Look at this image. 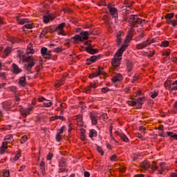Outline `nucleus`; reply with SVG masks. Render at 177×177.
I'll return each mask as SVG.
<instances>
[{"mask_svg":"<svg viewBox=\"0 0 177 177\" xmlns=\"http://www.w3.org/2000/svg\"><path fill=\"white\" fill-rule=\"evenodd\" d=\"M128 21L131 25V27H138L140 24L145 23V19L142 20L138 15H131Z\"/></svg>","mask_w":177,"mask_h":177,"instance_id":"obj_2","label":"nucleus"},{"mask_svg":"<svg viewBox=\"0 0 177 177\" xmlns=\"http://www.w3.org/2000/svg\"><path fill=\"white\" fill-rule=\"evenodd\" d=\"M75 120L77 121V125L78 127H84V122L82 121V115H77L75 116Z\"/></svg>","mask_w":177,"mask_h":177,"instance_id":"obj_19","label":"nucleus"},{"mask_svg":"<svg viewBox=\"0 0 177 177\" xmlns=\"http://www.w3.org/2000/svg\"><path fill=\"white\" fill-rule=\"evenodd\" d=\"M80 35L82 39V42H84V41H88V39H89V35H91V32L82 31L80 32Z\"/></svg>","mask_w":177,"mask_h":177,"instance_id":"obj_9","label":"nucleus"},{"mask_svg":"<svg viewBox=\"0 0 177 177\" xmlns=\"http://www.w3.org/2000/svg\"><path fill=\"white\" fill-rule=\"evenodd\" d=\"M54 52H55L56 53H60V52H63V47L59 46V47L55 48L54 49Z\"/></svg>","mask_w":177,"mask_h":177,"instance_id":"obj_43","label":"nucleus"},{"mask_svg":"<svg viewBox=\"0 0 177 177\" xmlns=\"http://www.w3.org/2000/svg\"><path fill=\"white\" fill-rule=\"evenodd\" d=\"M90 118L91 120V124L93 125H97V115L93 112H91L90 113Z\"/></svg>","mask_w":177,"mask_h":177,"instance_id":"obj_12","label":"nucleus"},{"mask_svg":"<svg viewBox=\"0 0 177 177\" xmlns=\"http://www.w3.org/2000/svg\"><path fill=\"white\" fill-rule=\"evenodd\" d=\"M146 100V97H142L137 99V103H140L141 104H143L144 102Z\"/></svg>","mask_w":177,"mask_h":177,"instance_id":"obj_41","label":"nucleus"},{"mask_svg":"<svg viewBox=\"0 0 177 177\" xmlns=\"http://www.w3.org/2000/svg\"><path fill=\"white\" fill-rule=\"evenodd\" d=\"M44 59H46V60H49L50 59V51H48L45 54L42 55Z\"/></svg>","mask_w":177,"mask_h":177,"instance_id":"obj_34","label":"nucleus"},{"mask_svg":"<svg viewBox=\"0 0 177 177\" xmlns=\"http://www.w3.org/2000/svg\"><path fill=\"white\" fill-rule=\"evenodd\" d=\"M165 87L168 91H177V80L174 82H172L171 80H167L165 82Z\"/></svg>","mask_w":177,"mask_h":177,"instance_id":"obj_4","label":"nucleus"},{"mask_svg":"<svg viewBox=\"0 0 177 177\" xmlns=\"http://www.w3.org/2000/svg\"><path fill=\"white\" fill-rule=\"evenodd\" d=\"M59 173L66 172V167H59Z\"/></svg>","mask_w":177,"mask_h":177,"instance_id":"obj_59","label":"nucleus"},{"mask_svg":"<svg viewBox=\"0 0 177 177\" xmlns=\"http://www.w3.org/2000/svg\"><path fill=\"white\" fill-rule=\"evenodd\" d=\"M140 167L142 171H143V169H145V171H147V169L150 168V163L147 161H144L140 164Z\"/></svg>","mask_w":177,"mask_h":177,"instance_id":"obj_21","label":"nucleus"},{"mask_svg":"<svg viewBox=\"0 0 177 177\" xmlns=\"http://www.w3.org/2000/svg\"><path fill=\"white\" fill-rule=\"evenodd\" d=\"M123 79L121 73H117L112 78L113 82H121V80Z\"/></svg>","mask_w":177,"mask_h":177,"instance_id":"obj_18","label":"nucleus"},{"mask_svg":"<svg viewBox=\"0 0 177 177\" xmlns=\"http://www.w3.org/2000/svg\"><path fill=\"white\" fill-rule=\"evenodd\" d=\"M127 48H128V44H122L120 48H119L115 53L111 62V64L113 67H115V68L120 67V64H121V60H122V54L124 52H125V50H127Z\"/></svg>","mask_w":177,"mask_h":177,"instance_id":"obj_1","label":"nucleus"},{"mask_svg":"<svg viewBox=\"0 0 177 177\" xmlns=\"http://www.w3.org/2000/svg\"><path fill=\"white\" fill-rule=\"evenodd\" d=\"M21 156V155L19 153H17L15 155V156L13 158L12 160L17 161V160H19V158H20Z\"/></svg>","mask_w":177,"mask_h":177,"instance_id":"obj_51","label":"nucleus"},{"mask_svg":"<svg viewBox=\"0 0 177 177\" xmlns=\"http://www.w3.org/2000/svg\"><path fill=\"white\" fill-rule=\"evenodd\" d=\"M168 45H169V42H168V41L165 40L162 41L160 46L163 47V48H167V46H168Z\"/></svg>","mask_w":177,"mask_h":177,"instance_id":"obj_44","label":"nucleus"},{"mask_svg":"<svg viewBox=\"0 0 177 177\" xmlns=\"http://www.w3.org/2000/svg\"><path fill=\"white\" fill-rule=\"evenodd\" d=\"M128 104L129 106H132L133 107L136 106V101H129Z\"/></svg>","mask_w":177,"mask_h":177,"instance_id":"obj_53","label":"nucleus"},{"mask_svg":"<svg viewBox=\"0 0 177 177\" xmlns=\"http://www.w3.org/2000/svg\"><path fill=\"white\" fill-rule=\"evenodd\" d=\"M80 139L82 141V142H85L86 140V136H85V134H80Z\"/></svg>","mask_w":177,"mask_h":177,"instance_id":"obj_52","label":"nucleus"},{"mask_svg":"<svg viewBox=\"0 0 177 177\" xmlns=\"http://www.w3.org/2000/svg\"><path fill=\"white\" fill-rule=\"evenodd\" d=\"M32 27H34V26L32 25V24H26L23 26V29L26 30V28L31 30V28H32Z\"/></svg>","mask_w":177,"mask_h":177,"instance_id":"obj_36","label":"nucleus"},{"mask_svg":"<svg viewBox=\"0 0 177 177\" xmlns=\"http://www.w3.org/2000/svg\"><path fill=\"white\" fill-rule=\"evenodd\" d=\"M70 42L72 44H78V42H82L80 35H75L74 37L71 38Z\"/></svg>","mask_w":177,"mask_h":177,"instance_id":"obj_11","label":"nucleus"},{"mask_svg":"<svg viewBox=\"0 0 177 177\" xmlns=\"http://www.w3.org/2000/svg\"><path fill=\"white\" fill-rule=\"evenodd\" d=\"M26 23H28V19H18V24H26Z\"/></svg>","mask_w":177,"mask_h":177,"instance_id":"obj_32","label":"nucleus"},{"mask_svg":"<svg viewBox=\"0 0 177 177\" xmlns=\"http://www.w3.org/2000/svg\"><path fill=\"white\" fill-rule=\"evenodd\" d=\"M39 167H40V170L41 171L42 175H45L46 173L45 172V162H44V160L41 161L39 164Z\"/></svg>","mask_w":177,"mask_h":177,"instance_id":"obj_26","label":"nucleus"},{"mask_svg":"<svg viewBox=\"0 0 177 177\" xmlns=\"http://www.w3.org/2000/svg\"><path fill=\"white\" fill-rule=\"evenodd\" d=\"M32 110H34V107L29 106L28 108H26V109L21 108L19 111L21 115H23V117H27V115L30 114Z\"/></svg>","mask_w":177,"mask_h":177,"instance_id":"obj_8","label":"nucleus"},{"mask_svg":"<svg viewBox=\"0 0 177 177\" xmlns=\"http://www.w3.org/2000/svg\"><path fill=\"white\" fill-rule=\"evenodd\" d=\"M154 43V39H151V41L147 40L145 41H142L140 44H138L136 45V49L140 50V49H145V48H147L149 45H151V44Z\"/></svg>","mask_w":177,"mask_h":177,"instance_id":"obj_5","label":"nucleus"},{"mask_svg":"<svg viewBox=\"0 0 177 177\" xmlns=\"http://www.w3.org/2000/svg\"><path fill=\"white\" fill-rule=\"evenodd\" d=\"M96 88H97L96 82L91 83L89 86L85 88V92L86 93H91V91H92V89H96Z\"/></svg>","mask_w":177,"mask_h":177,"instance_id":"obj_15","label":"nucleus"},{"mask_svg":"<svg viewBox=\"0 0 177 177\" xmlns=\"http://www.w3.org/2000/svg\"><path fill=\"white\" fill-rule=\"evenodd\" d=\"M100 55H93L89 59L91 63H95L98 59Z\"/></svg>","mask_w":177,"mask_h":177,"instance_id":"obj_37","label":"nucleus"},{"mask_svg":"<svg viewBox=\"0 0 177 177\" xmlns=\"http://www.w3.org/2000/svg\"><path fill=\"white\" fill-rule=\"evenodd\" d=\"M160 169L158 170V174L159 175H162L164 172H165V170L167 169V164L165 162H160Z\"/></svg>","mask_w":177,"mask_h":177,"instance_id":"obj_14","label":"nucleus"},{"mask_svg":"<svg viewBox=\"0 0 177 177\" xmlns=\"http://www.w3.org/2000/svg\"><path fill=\"white\" fill-rule=\"evenodd\" d=\"M125 63L127 64V70L128 73H131L133 68V62L129 59H125Z\"/></svg>","mask_w":177,"mask_h":177,"instance_id":"obj_13","label":"nucleus"},{"mask_svg":"<svg viewBox=\"0 0 177 177\" xmlns=\"http://www.w3.org/2000/svg\"><path fill=\"white\" fill-rule=\"evenodd\" d=\"M158 96V93L154 92L153 94L151 95V97L152 99H156V97Z\"/></svg>","mask_w":177,"mask_h":177,"instance_id":"obj_57","label":"nucleus"},{"mask_svg":"<svg viewBox=\"0 0 177 177\" xmlns=\"http://www.w3.org/2000/svg\"><path fill=\"white\" fill-rule=\"evenodd\" d=\"M23 61L28 63L25 64V68L26 70H31L35 66V59L33 56H28V57H24Z\"/></svg>","mask_w":177,"mask_h":177,"instance_id":"obj_3","label":"nucleus"},{"mask_svg":"<svg viewBox=\"0 0 177 177\" xmlns=\"http://www.w3.org/2000/svg\"><path fill=\"white\" fill-rule=\"evenodd\" d=\"M97 74V77H99L100 75H103L104 74V71H103V68L101 66H98V71L95 72Z\"/></svg>","mask_w":177,"mask_h":177,"instance_id":"obj_29","label":"nucleus"},{"mask_svg":"<svg viewBox=\"0 0 177 177\" xmlns=\"http://www.w3.org/2000/svg\"><path fill=\"white\" fill-rule=\"evenodd\" d=\"M62 139H63V137L62 136V135H60V134L56 135L55 140L57 142H60V140H62Z\"/></svg>","mask_w":177,"mask_h":177,"instance_id":"obj_50","label":"nucleus"},{"mask_svg":"<svg viewBox=\"0 0 177 177\" xmlns=\"http://www.w3.org/2000/svg\"><path fill=\"white\" fill-rule=\"evenodd\" d=\"M10 53H12V48H10V47L6 48L3 51V59H5V57H8V56H9Z\"/></svg>","mask_w":177,"mask_h":177,"instance_id":"obj_24","label":"nucleus"},{"mask_svg":"<svg viewBox=\"0 0 177 177\" xmlns=\"http://www.w3.org/2000/svg\"><path fill=\"white\" fill-rule=\"evenodd\" d=\"M84 177H89L91 176V173H89V171H84Z\"/></svg>","mask_w":177,"mask_h":177,"instance_id":"obj_63","label":"nucleus"},{"mask_svg":"<svg viewBox=\"0 0 177 177\" xmlns=\"http://www.w3.org/2000/svg\"><path fill=\"white\" fill-rule=\"evenodd\" d=\"M111 161H117V155H113L110 157Z\"/></svg>","mask_w":177,"mask_h":177,"instance_id":"obj_55","label":"nucleus"},{"mask_svg":"<svg viewBox=\"0 0 177 177\" xmlns=\"http://www.w3.org/2000/svg\"><path fill=\"white\" fill-rule=\"evenodd\" d=\"M151 169H152V171H157V169H158V166H157V165L154 162H153V164L151 165Z\"/></svg>","mask_w":177,"mask_h":177,"instance_id":"obj_46","label":"nucleus"},{"mask_svg":"<svg viewBox=\"0 0 177 177\" xmlns=\"http://www.w3.org/2000/svg\"><path fill=\"white\" fill-rule=\"evenodd\" d=\"M171 24L172 25L173 27H176V26H177V20L171 21Z\"/></svg>","mask_w":177,"mask_h":177,"instance_id":"obj_62","label":"nucleus"},{"mask_svg":"<svg viewBox=\"0 0 177 177\" xmlns=\"http://www.w3.org/2000/svg\"><path fill=\"white\" fill-rule=\"evenodd\" d=\"M47 52H48V48L46 47L41 48V54L42 55H45V53H47Z\"/></svg>","mask_w":177,"mask_h":177,"instance_id":"obj_49","label":"nucleus"},{"mask_svg":"<svg viewBox=\"0 0 177 177\" xmlns=\"http://www.w3.org/2000/svg\"><path fill=\"white\" fill-rule=\"evenodd\" d=\"M167 136H170V138H173V139L177 140V134H174L173 132L167 131Z\"/></svg>","mask_w":177,"mask_h":177,"instance_id":"obj_31","label":"nucleus"},{"mask_svg":"<svg viewBox=\"0 0 177 177\" xmlns=\"http://www.w3.org/2000/svg\"><path fill=\"white\" fill-rule=\"evenodd\" d=\"M27 140H28V137H27V136H24L20 139V143L21 145H24V143H26V142H27Z\"/></svg>","mask_w":177,"mask_h":177,"instance_id":"obj_33","label":"nucleus"},{"mask_svg":"<svg viewBox=\"0 0 177 177\" xmlns=\"http://www.w3.org/2000/svg\"><path fill=\"white\" fill-rule=\"evenodd\" d=\"M66 165V159L61 158L60 161L59 162V167H64Z\"/></svg>","mask_w":177,"mask_h":177,"instance_id":"obj_40","label":"nucleus"},{"mask_svg":"<svg viewBox=\"0 0 177 177\" xmlns=\"http://www.w3.org/2000/svg\"><path fill=\"white\" fill-rule=\"evenodd\" d=\"M19 85L21 86H26L27 85V81L26 80V76H22L20 77L19 81Z\"/></svg>","mask_w":177,"mask_h":177,"instance_id":"obj_25","label":"nucleus"},{"mask_svg":"<svg viewBox=\"0 0 177 177\" xmlns=\"http://www.w3.org/2000/svg\"><path fill=\"white\" fill-rule=\"evenodd\" d=\"M57 120V115L50 117V121H56Z\"/></svg>","mask_w":177,"mask_h":177,"instance_id":"obj_61","label":"nucleus"},{"mask_svg":"<svg viewBox=\"0 0 177 177\" xmlns=\"http://www.w3.org/2000/svg\"><path fill=\"white\" fill-rule=\"evenodd\" d=\"M118 136H119L121 140H122V142H124V143H128V142H129V139L128 138V137H127V136L122 133H119L118 134Z\"/></svg>","mask_w":177,"mask_h":177,"instance_id":"obj_23","label":"nucleus"},{"mask_svg":"<svg viewBox=\"0 0 177 177\" xmlns=\"http://www.w3.org/2000/svg\"><path fill=\"white\" fill-rule=\"evenodd\" d=\"M53 158V154L52 153H48L47 157H46V160H52V158Z\"/></svg>","mask_w":177,"mask_h":177,"instance_id":"obj_58","label":"nucleus"},{"mask_svg":"<svg viewBox=\"0 0 177 177\" xmlns=\"http://www.w3.org/2000/svg\"><path fill=\"white\" fill-rule=\"evenodd\" d=\"M12 68H13L12 73L14 74H20V73L23 71V70L19 68V66H17V64H12Z\"/></svg>","mask_w":177,"mask_h":177,"instance_id":"obj_20","label":"nucleus"},{"mask_svg":"<svg viewBox=\"0 0 177 177\" xmlns=\"http://www.w3.org/2000/svg\"><path fill=\"white\" fill-rule=\"evenodd\" d=\"M95 77H97V75L96 74V72L94 73H91L90 75H89V78L92 79V78H95Z\"/></svg>","mask_w":177,"mask_h":177,"instance_id":"obj_60","label":"nucleus"},{"mask_svg":"<svg viewBox=\"0 0 177 177\" xmlns=\"http://www.w3.org/2000/svg\"><path fill=\"white\" fill-rule=\"evenodd\" d=\"M110 88L109 87H104L101 89L102 93H107V92H109Z\"/></svg>","mask_w":177,"mask_h":177,"instance_id":"obj_45","label":"nucleus"},{"mask_svg":"<svg viewBox=\"0 0 177 177\" xmlns=\"http://www.w3.org/2000/svg\"><path fill=\"white\" fill-rule=\"evenodd\" d=\"M131 41H132V37L127 36V39L124 40V44H128Z\"/></svg>","mask_w":177,"mask_h":177,"instance_id":"obj_56","label":"nucleus"},{"mask_svg":"<svg viewBox=\"0 0 177 177\" xmlns=\"http://www.w3.org/2000/svg\"><path fill=\"white\" fill-rule=\"evenodd\" d=\"M169 177H177V173H171Z\"/></svg>","mask_w":177,"mask_h":177,"instance_id":"obj_64","label":"nucleus"},{"mask_svg":"<svg viewBox=\"0 0 177 177\" xmlns=\"http://www.w3.org/2000/svg\"><path fill=\"white\" fill-rule=\"evenodd\" d=\"M116 41L118 42V44H120L121 43V31L118 32L117 35H116Z\"/></svg>","mask_w":177,"mask_h":177,"instance_id":"obj_38","label":"nucleus"},{"mask_svg":"<svg viewBox=\"0 0 177 177\" xmlns=\"http://www.w3.org/2000/svg\"><path fill=\"white\" fill-rule=\"evenodd\" d=\"M35 50L32 48V46L31 44L28 45L26 50L27 55H31V53H34Z\"/></svg>","mask_w":177,"mask_h":177,"instance_id":"obj_28","label":"nucleus"},{"mask_svg":"<svg viewBox=\"0 0 177 177\" xmlns=\"http://www.w3.org/2000/svg\"><path fill=\"white\" fill-rule=\"evenodd\" d=\"M50 20H53L52 15H44L43 17V21H44V23H49Z\"/></svg>","mask_w":177,"mask_h":177,"instance_id":"obj_27","label":"nucleus"},{"mask_svg":"<svg viewBox=\"0 0 177 177\" xmlns=\"http://www.w3.org/2000/svg\"><path fill=\"white\" fill-rule=\"evenodd\" d=\"M100 120H104V121H105L109 118V117H107V113H104L100 116Z\"/></svg>","mask_w":177,"mask_h":177,"instance_id":"obj_47","label":"nucleus"},{"mask_svg":"<svg viewBox=\"0 0 177 177\" xmlns=\"http://www.w3.org/2000/svg\"><path fill=\"white\" fill-rule=\"evenodd\" d=\"M175 14L174 12L168 13L165 17V19H174V16Z\"/></svg>","mask_w":177,"mask_h":177,"instance_id":"obj_42","label":"nucleus"},{"mask_svg":"<svg viewBox=\"0 0 177 177\" xmlns=\"http://www.w3.org/2000/svg\"><path fill=\"white\" fill-rule=\"evenodd\" d=\"M66 27V23H62L55 28L56 32H57L58 35H66V32L63 28Z\"/></svg>","mask_w":177,"mask_h":177,"instance_id":"obj_7","label":"nucleus"},{"mask_svg":"<svg viewBox=\"0 0 177 177\" xmlns=\"http://www.w3.org/2000/svg\"><path fill=\"white\" fill-rule=\"evenodd\" d=\"M96 136H97V132L96 130H91L89 133V138H96Z\"/></svg>","mask_w":177,"mask_h":177,"instance_id":"obj_30","label":"nucleus"},{"mask_svg":"<svg viewBox=\"0 0 177 177\" xmlns=\"http://www.w3.org/2000/svg\"><path fill=\"white\" fill-rule=\"evenodd\" d=\"M15 140H13V136H12V134L8 135L4 138V142H7L8 145H9L10 143H12V142H14Z\"/></svg>","mask_w":177,"mask_h":177,"instance_id":"obj_22","label":"nucleus"},{"mask_svg":"<svg viewBox=\"0 0 177 177\" xmlns=\"http://www.w3.org/2000/svg\"><path fill=\"white\" fill-rule=\"evenodd\" d=\"M64 129H66V126H63L60 129L57 130V133L58 135H62L63 133Z\"/></svg>","mask_w":177,"mask_h":177,"instance_id":"obj_48","label":"nucleus"},{"mask_svg":"<svg viewBox=\"0 0 177 177\" xmlns=\"http://www.w3.org/2000/svg\"><path fill=\"white\" fill-rule=\"evenodd\" d=\"M39 102L44 103V107H50L52 106V102L49 100H46L44 97H40L38 98Z\"/></svg>","mask_w":177,"mask_h":177,"instance_id":"obj_10","label":"nucleus"},{"mask_svg":"<svg viewBox=\"0 0 177 177\" xmlns=\"http://www.w3.org/2000/svg\"><path fill=\"white\" fill-rule=\"evenodd\" d=\"M8 147H9V146H8V142H3L2 145L0 147V154H5L8 151Z\"/></svg>","mask_w":177,"mask_h":177,"instance_id":"obj_17","label":"nucleus"},{"mask_svg":"<svg viewBox=\"0 0 177 177\" xmlns=\"http://www.w3.org/2000/svg\"><path fill=\"white\" fill-rule=\"evenodd\" d=\"M97 150L98 153H100V154H101V156H103L104 154V152H103V149H102L100 148V147H97Z\"/></svg>","mask_w":177,"mask_h":177,"instance_id":"obj_54","label":"nucleus"},{"mask_svg":"<svg viewBox=\"0 0 177 177\" xmlns=\"http://www.w3.org/2000/svg\"><path fill=\"white\" fill-rule=\"evenodd\" d=\"M109 12L112 16L113 19H115V23H118V10L114 7H110Z\"/></svg>","mask_w":177,"mask_h":177,"instance_id":"obj_6","label":"nucleus"},{"mask_svg":"<svg viewBox=\"0 0 177 177\" xmlns=\"http://www.w3.org/2000/svg\"><path fill=\"white\" fill-rule=\"evenodd\" d=\"M46 34H48V29L45 28L41 31V32L39 35V38H44V37H45V35H46Z\"/></svg>","mask_w":177,"mask_h":177,"instance_id":"obj_35","label":"nucleus"},{"mask_svg":"<svg viewBox=\"0 0 177 177\" xmlns=\"http://www.w3.org/2000/svg\"><path fill=\"white\" fill-rule=\"evenodd\" d=\"M85 50L87 53H90V55H95V53H97V52H99V50L92 48V46H88L86 47Z\"/></svg>","mask_w":177,"mask_h":177,"instance_id":"obj_16","label":"nucleus"},{"mask_svg":"<svg viewBox=\"0 0 177 177\" xmlns=\"http://www.w3.org/2000/svg\"><path fill=\"white\" fill-rule=\"evenodd\" d=\"M3 176L4 177H10V172L8 169H4L3 171Z\"/></svg>","mask_w":177,"mask_h":177,"instance_id":"obj_39","label":"nucleus"}]
</instances>
